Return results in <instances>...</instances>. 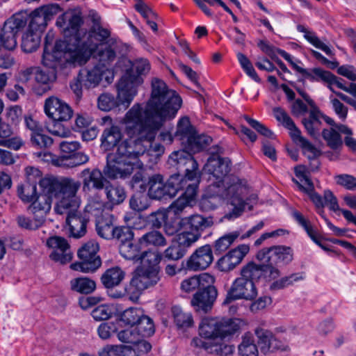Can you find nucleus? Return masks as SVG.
<instances>
[{"label":"nucleus","mask_w":356,"mask_h":356,"mask_svg":"<svg viewBox=\"0 0 356 356\" xmlns=\"http://www.w3.org/2000/svg\"><path fill=\"white\" fill-rule=\"evenodd\" d=\"M134 168V167L115 152L107 155L106 165L103 173L108 179H124L132 174Z\"/></svg>","instance_id":"16"},{"label":"nucleus","mask_w":356,"mask_h":356,"mask_svg":"<svg viewBox=\"0 0 356 356\" xmlns=\"http://www.w3.org/2000/svg\"><path fill=\"white\" fill-rule=\"evenodd\" d=\"M25 24L26 21L20 15H14L5 22L0 33V50H12L16 47V35Z\"/></svg>","instance_id":"15"},{"label":"nucleus","mask_w":356,"mask_h":356,"mask_svg":"<svg viewBox=\"0 0 356 356\" xmlns=\"http://www.w3.org/2000/svg\"><path fill=\"white\" fill-rule=\"evenodd\" d=\"M51 196L45 193L37 195L34 200L31 202L29 210L33 215H36L46 220V216L51 208L52 199Z\"/></svg>","instance_id":"30"},{"label":"nucleus","mask_w":356,"mask_h":356,"mask_svg":"<svg viewBox=\"0 0 356 356\" xmlns=\"http://www.w3.org/2000/svg\"><path fill=\"white\" fill-rule=\"evenodd\" d=\"M255 334L258 339L257 343L260 350L264 354L270 352L272 333L268 330L258 328L255 330Z\"/></svg>","instance_id":"63"},{"label":"nucleus","mask_w":356,"mask_h":356,"mask_svg":"<svg viewBox=\"0 0 356 356\" xmlns=\"http://www.w3.org/2000/svg\"><path fill=\"white\" fill-rule=\"evenodd\" d=\"M217 290L213 284L197 291L191 300V305L197 312L207 313L209 311L217 298Z\"/></svg>","instance_id":"23"},{"label":"nucleus","mask_w":356,"mask_h":356,"mask_svg":"<svg viewBox=\"0 0 356 356\" xmlns=\"http://www.w3.org/2000/svg\"><path fill=\"white\" fill-rule=\"evenodd\" d=\"M41 13L40 8H38L31 13L29 29L41 33L46 28L48 22Z\"/></svg>","instance_id":"55"},{"label":"nucleus","mask_w":356,"mask_h":356,"mask_svg":"<svg viewBox=\"0 0 356 356\" xmlns=\"http://www.w3.org/2000/svg\"><path fill=\"white\" fill-rule=\"evenodd\" d=\"M297 30L299 32L304 33L305 38L312 45L315 47L321 49L327 55H332V52L330 48L326 45L324 42H323L314 33L308 31L304 26L298 25Z\"/></svg>","instance_id":"51"},{"label":"nucleus","mask_w":356,"mask_h":356,"mask_svg":"<svg viewBox=\"0 0 356 356\" xmlns=\"http://www.w3.org/2000/svg\"><path fill=\"white\" fill-rule=\"evenodd\" d=\"M44 111L53 121H68L73 114L72 109L65 102L54 96L45 99Z\"/></svg>","instance_id":"18"},{"label":"nucleus","mask_w":356,"mask_h":356,"mask_svg":"<svg viewBox=\"0 0 356 356\" xmlns=\"http://www.w3.org/2000/svg\"><path fill=\"white\" fill-rule=\"evenodd\" d=\"M111 35V31L108 29L102 27L101 25L92 26L88 33H86L85 42L88 44H94L92 39L95 38L97 41L102 42L108 39Z\"/></svg>","instance_id":"53"},{"label":"nucleus","mask_w":356,"mask_h":356,"mask_svg":"<svg viewBox=\"0 0 356 356\" xmlns=\"http://www.w3.org/2000/svg\"><path fill=\"white\" fill-rule=\"evenodd\" d=\"M139 333V337H147L152 336L155 331L153 321L147 316L143 315L135 327Z\"/></svg>","instance_id":"62"},{"label":"nucleus","mask_w":356,"mask_h":356,"mask_svg":"<svg viewBox=\"0 0 356 356\" xmlns=\"http://www.w3.org/2000/svg\"><path fill=\"white\" fill-rule=\"evenodd\" d=\"M97 244L93 242L86 243L78 252V256L81 261L72 264L70 268L83 273L96 270L102 264L99 257L97 254Z\"/></svg>","instance_id":"13"},{"label":"nucleus","mask_w":356,"mask_h":356,"mask_svg":"<svg viewBox=\"0 0 356 356\" xmlns=\"http://www.w3.org/2000/svg\"><path fill=\"white\" fill-rule=\"evenodd\" d=\"M124 271L118 266L108 268L101 276V282L106 289L118 286L124 279Z\"/></svg>","instance_id":"32"},{"label":"nucleus","mask_w":356,"mask_h":356,"mask_svg":"<svg viewBox=\"0 0 356 356\" xmlns=\"http://www.w3.org/2000/svg\"><path fill=\"white\" fill-rule=\"evenodd\" d=\"M199 234H194L191 231H183L176 235L175 241L187 252V250L193 245L199 239Z\"/></svg>","instance_id":"49"},{"label":"nucleus","mask_w":356,"mask_h":356,"mask_svg":"<svg viewBox=\"0 0 356 356\" xmlns=\"http://www.w3.org/2000/svg\"><path fill=\"white\" fill-rule=\"evenodd\" d=\"M135 352L127 346H111L102 348L99 352V356H127L128 354L131 355Z\"/></svg>","instance_id":"59"},{"label":"nucleus","mask_w":356,"mask_h":356,"mask_svg":"<svg viewBox=\"0 0 356 356\" xmlns=\"http://www.w3.org/2000/svg\"><path fill=\"white\" fill-rule=\"evenodd\" d=\"M187 180L179 174H174L166 182L160 174L149 176L147 180V195L152 200L172 198L184 188Z\"/></svg>","instance_id":"8"},{"label":"nucleus","mask_w":356,"mask_h":356,"mask_svg":"<svg viewBox=\"0 0 356 356\" xmlns=\"http://www.w3.org/2000/svg\"><path fill=\"white\" fill-rule=\"evenodd\" d=\"M229 164V159L213 155L204 166V171L210 175L209 180L213 179L208 186L210 195L219 196L234 207L232 211L225 215L227 219L241 215L247 204L244 198L248 191L245 182L237 177L229 178L224 184L223 179L230 170Z\"/></svg>","instance_id":"2"},{"label":"nucleus","mask_w":356,"mask_h":356,"mask_svg":"<svg viewBox=\"0 0 356 356\" xmlns=\"http://www.w3.org/2000/svg\"><path fill=\"white\" fill-rule=\"evenodd\" d=\"M103 189H104L108 203L111 205L120 204L126 198V193L124 188L119 185L108 183Z\"/></svg>","instance_id":"35"},{"label":"nucleus","mask_w":356,"mask_h":356,"mask_svg":"<svg viewBox=\"0 0 356 356\" xmlns=\"http://www.w3.org/2000/svg\"><path fill=\"white\" fill-rule=\"evenodd\" d=\"M56 24L66 38L64 41L67 46L72 47L74 54L82 53L85 56H88L91 54L94 47L85 42L86 30L81 28L83 19L80 10H67L57 18Z\"/></svg>","instance_id":"6"},{"label":"nucleus","mask_w":356,"mask_h":356,"mask_svg":"<svg viewBox=\"0 0 356 356\" xmlns=\"http://www.w3.org/2000/svg\"><path fill=\"white\" fill-rule=\"evenodd\" d=\"M292 216L296 221L305 229L311 239L318 245L321 246L320 237L310 225L309 221L298 211H293Z\"/></svg>","instance_id":"52"},{"label":"nucleus","mask_w":356,"mask_h":356,"mask_svg":"<svg viewBox=\"0 0 356 356\" xmlns=\"http://www.w3.org/2000/svg\"><path fill=\"white\" fill-rule=\"evenodd\" d=\"M122 124L128 138L119 144L115 153L133 167L142 168V159L161 127L143 120L138 105H134L127 112Z\"/></svg>","instance_id":"1"},{"label":"nucleus","mask_w":356,"mask_h":356,"mask_svg":"<svg viewBox=\"0 0 356 356\" xmlns=\"http://www.w3.org/2000/svg\"><path fill=\"white\" fill-rule=\"evenodd\" d=\"M280 275V270L275 266H267L266 263L258 264L248 262L241 270V277L254 284L261 280L270 282Z\"/></svg>","instance_id":"12"},{"label":"nucleus","mask_w":356,"mask_h":356,"mask_svg":"<svg viewBox=\"0 0 356 356\" xmlns=\"http://www.w3.org/2000/svg\"><path fill=\"white\" fill-rule=\"evenodd\" d=\"M213 260V252L210 245L198 248L188 259L186 267L194 271L202 270L208 268Z\"/></svg>","instance_id":"20"},{"label":"nucleus","mask_w":356,"mask_h":356,"mask_svg":"<svg viewBox=\"0 0 356 356\" xmlns=\"http://www.w3.org/2000/svg\"><path fill=\"white\" fill-rule=\"evenodd\" d=\"M319 116L320 112L316 106L311 108L309 117L302 119V124L307 131L313 137H316L318 135L320 124Z\"/></svg>","instance_id":"41"},{"label":"nucleus","mask_w":356,"mask_h":356,"mask_svg":"<svg viewBox=\"0 0 356 356\" xmlns=\"http://www.w3.org/2000/svg\"><path fill=\"white\" fill-rule=\"evenodd\" d=\"M168 163L180 171H184V176H181L187 180V184H199L201 172L198 169L197 161L191 153L185 150L174 152L169 156Z\"/></svg>","instance_id":"10"},{"label":"nucleus","mask_w":356,"mask_h":356,"mask_svg":"<svg viewBox=\"0 0 356 356\" xmlns=\"http://www.w3.org/2000/svg\"><path fill=\"white\" fill-rule=\"evenodd\" d=\"M294 69L301 74L305 79H307L312 81H318L320 80L325 81V79H328L327 71L323 70L321 68H313L311 70L305 69L298 65H294Z\"/></svg>","instance_id":"47"},{"label":"nucleus","mask_w":356,"mask_h":356,"mask_svg":"<svg viewBox=\"0 0 356 356\" xmlns=\"http://www.w3.org/2000/svg\"><path fill=\"white\" fill-rule=\"evenodd\" d=\"M43 193L58 199L54 207L57 214L63 215L68 210H76L81 203L77 192L80 183L70 177L49 176L39 181Z\"/></svg>","instance_id":"5"},{"label":"nucleus","mask_w":356,"mask_h":356,"mask_svg":"<svg viewBox=\"0 0 356 356\" xmlns=\"http://www.w3.org/2000/svg\"><path fill=\"white\" fill-rule=\"evenodd\" d=\"M195 131L196 130L191 124L189 118L188 117H183L178 121L175 136L181 141L183 144H185L187 140L192 138Z\"/></svg>","instance_id":"36"},{"label":"nucleus","mask_w":356,"mask_h":356,"mask_svg":"<svg viewBox=\"0 0 356 356\" xmlns=\"http://www.w3.org/2000/svg\"><path fill=\"white\" fill-rule=\"evenodd\" d=\"M175 322L181 328H188L193 325L192 314L183 312L179 307H175L172 309Z\"/></svg>","instance_id":"56"},{"label":"nucleus","mask_w":356,"mask_h":356,"mask_svg":"<svg viewBox=\"0 0 356 356\" xmlns=\"http://www.w3.org/2000/svg\"><path fill=\"white\" fill-rule=\"evenodd\" d=\"M296 184L298 185V186L301 191H302L309 195L310 200L313 202L316 208L318 209V213L321 215H322V213H323V208L324 207V200L323 198L320 195H318L314 191V185L312 184L309 185V186H305L304 185L300 184L297 181H296Z\"/></svg>","instance_id":"60"},{"label":"nucleus","mask_w":356,"mask_h":356,"mask_svg":"<svg viewBox=\"0 0 356 356\" xmlns=\"http://www.w3.org/2000/svg\"><path fill=\"white\" fill-rule=\"evenodd\" d=\"M122 134L118 126L112 125L106 128L102 135V145L106 149L115 147L122 139Z\"/></svg>","instance_id":"33"},{"label":"nucleus","mask_w":356,"mask_h":356,"mask_svg":"<svg viewBox=\"0 0 356 356\" xmlns=\"http://www.w3.org/2000/svg\"><path fill=\"white\" fill-rule=\"evenodd\" d=\"M293 250L290 247L284 245L264 248L258 251L256 258L259 261L266 263L267 266L285 265L293 260Z\"/></svg>","instance_id":"14"},{"label":"nucleus","mask_w":356,"mask_h":356,"mask_svg":"<svg viewBox=\"0 0 356 356\" xmlns=\"http://www.w3.org/2000/svg\"><path fill=\"white\" fill-rule=\"evenodd\" d=\"M182 223H184L185 227L194 234H199L200 238L204 230L213 225V220L211 216L204 217L199 214H195L183 218Z\"/></svg>","instance_id":"28"},{"label":"nucleus","mask_w":356,"mask_h":356,"mask_svg":"<svg viewBox=\"0 0 356 356\" xmlns=\"http://www.w3.org/2000/svg\"><path fill=\"white\" fill-rule=\"evenodd\" d=\"M120 253L126 259L133 260L134 262L139 261L140 248L138 243H134L133 240L126 243H120Z\"/></svg>","instance_id":"42"},{"label":"nucleus","mask_w":356,"mask_h":356,"mask_svg":"<svg viewBox=\"0 0 356 356\" xmlns=\"http://www.w3.org/2000/svg\"><path fill=\"white\" fill-rule=\"evenodd\" d=\"M89 161L88 155L83 152H75L69 155H62L57 159L59 167L72 168L86 163Z\"/></svg>","instance_id":"34"},{"label":"nucleus","mask_w":356,"mask_h":356,"mask_svg":"<svg viewBox=\"0 0 356 356\" xmlns=\"http://www.w3.org/2000/svg\"><path fill=\"white\" fill-rule=\"evenodd\" d=\"M138 243L144 246H154L156 248L164 247L167 245V240L159 231L153 230L143 234L139 239Z\"/></svg>","instance_id":"37"},{"label":"nucleus","mask_w":356,"mask_h":356,"mask_svg":"<svg viewBox=\"0 0 356 356\" xmlns=\"http://www.w3.org/2000/svg\"><path fill=\"white\" fill-rule=\"evenodd\" d=\"M40 44V33L37 31H32L28 28V30L22 37V50L26 53H32L39 47Z\"/></svg>","instance_id":"39"},{"label":"nucleus","mask_w":356,"mask_h":356,"mask_svg":"<svg viewBox=\"0 0 356 356\" xmlns=\"http://www.w3.org/2000/svg\"><path fill=\"white\" fill-rule=\"evenodd\" d=\"M104 208L105 203L97 192L88 199V203L85 207V212L98 219L106 216L103 214Z\"/></svg>","instance_id":"38"},{"label":"nucleus","mask_w":356,"mask_h":356,"mask_svg":"<svg viewBox=\"0 0 356 356\" xmlns=\"http://www.w3.org/2000/svg\"><path fill=\"white\" fill-rule=\"evenodd\" d=\"M239 233L232 232L219 238L214 243V250L216 253L220 254L226 251L234 241L238 237Z\"/></svg>","instance_id":"58"},{"label":"nucleus","mask_w":356,"mask_h":356,"mask_svg":"<svg viewBox=\"0 0 356 356\" xmlns=\"http://www.w3.org/2000/svg\"><path fill=\"white\" fill-rule=\"evenodd\" d=\"M198 184L197 183H188L186 184L184 188L181 191H184L182 195L175 201H174L170 207V209L175 215H179L183 211L188 207L190 206L191 201H193L197 194Z\"/></svg>","instance_id":"25"},{"label":"nucleus","mask_w":356,"mask_h":356,"mask_svg":"<svg viewBox=\"0 0 356 356\" xmlns=\"http://www.w3.org/2000/svg\"><path fill=\"white\" fill-rule=\"evenodd\" d=\"M335 128L324 129L322 131V136L326 141L327 145L334 150H338L342 147V139L337 126Z\"/></svg>","instance_id":"45"},{"label":"nucleus","mask_w":356,"mask_h":356,"mask_svg":"<svg viewBox=\"0 0 356 356\" xmlns=\"http://www.w3.org/2000/svg\"><path fill=\"white\" fill-rule=\"evenodd\" d=\"M159 280V277L153 276L138 269L129 283L125 286L124 293L115 292L110 293V296L114 298H119L126 295L129 300L134 302L137 301L144 290L155 285Z\"/></svg>","instance_id":"9"},{"label":"nucleus","mask_w":356,"mask_h":356,"mask_svg":"<svg viewBox=\"0 0 356 356\" xmlns=\"http://www.w3.org/2000/svg\"><path fill=\"white\" fill-rule=\"evenodd\" d=\"M71 289L81 293H92L96 287L95 281L87 277H78L70 281Z\"/></svg>","instance_id":"46"},{"label":"nucleus","mask_w":356,"mask_h":356,"mask_svg":"<svg viewBox=\"0 0 356 356\" xmlns=\"http://www.w3.org/2000/svg\"><path fill=\"white\" fill-rule=\"evenodd\" d=\"M249 250V246L245 244L240 245L237 248L231 250L218 259L217 262L218 268L222 272L232 270L242 261Z\"/></svg>","instance_id":"21"},{"label":"nucleus","mask_w":356,"mask_h":356,"mask_svg":"<svg viewBox=\"0 0 356 356\" xmlns=\"http://www.w3.org/2000/svg\"><path fill=\"white\" fill-rule=\"evenodd\" d=\"M46 245L49 248L53 250L49 256L53 261L63 264L71 261L72 255L70 245L63 237L51 236L47 240Z\"/></svg>","instance_id":"19"},{"label":"nucleus","mask_w":356,"mask_h":356,"mask_svg":"<svg viewBox=\"0 0 356 356\" xmlns=\"http://www.w3.org/2000/svg\"><path fill=\"white\" fill-rule=\"evenodd\" d=\"M305 279L303 273H293L289 276L282 277L273 282L270 286L271 290H279L284 289L286 286L292 285L294 282L302 280Z\"/></svg>","instance_id":"57"},{"label":"nucleus","mask_w":356,"mask_h":356,"mask_svg":"<svg viewBox=\"0 0 356 356\" xmlns=\"http://www.w3.org/2000/svg\"><path fill=\"white\" fill-rule=\"evenodd\" d=\"M17 225L26 230L35 231L42 227L45 222L43 220L36 215H33V218L26 216L24 215H19L16 218Z\"/></svg>","instance_id":"44"},{"label":"nucleus","mask_w":356,"mask_h":356,"mask_svg":"<svg viewBox=\"0 0 356 356\" xmlns=\"http://www.w3.org/2000/svg\"><path fill=\"white\" fill-rule=\"evenodd\" d=\"M17 195L25 203L31 202L37 195V187L34 184H24L17 186Z\"/></svg>","instance_id":"61"},{"label":"nucleus","mask_w":356,"mask_h":356,"mask_svg":"<svg viewBox=\"0 0 356 356\" xmlns=\"http://www.w3.org/2000/svg\"><path fill=\"white\" fill-rule=\"evenodd\" d=\"M258 292L256 284L251 281L246 280L242 277L236 278L227 291L224 303L232 300L244 299L252 300L257 296Z\"/></svg>","instance_id":"17"},{"label":"nucleus","mask_w":356,"mask_h":356,"mask_svg":"<svg viewBox=\"0 0 356 356\" xmlns=\"http://www.w3.org/2000/svg\"><path fill=\"white\" fill-rule=\"evenodd\" d=\"M150 70V64L145 58H137L132 64L131 72L124 75L118 83L120 101L129 106L138 92V87L143 83V75Z\"/></svg>","instance_id":"7"},{"label":"nucleus","mask_w":356,"mask_h":356,"mask_svg":"<svg viewBox=\"0 0 356 356\" xmlns=\"http://www.w3.org/2000/svg\"><path fill=\"white\" fill-rule=\"evenodd\" d=\"M238 352L241 356H258V347L250 335H245L238 346Z\"/></svg>","instance_id":"54"},{"label":"nucleus","mask_w":356,"mask_h":356,"mask_svg":"<svg viewBox=\"0 0 356 356\" xmlns=\"http://www.w3.org/2000/svg\"><path fill=\"white\" fill-rule=\"evenodd\" d=\"M104 71L105 70L100 66L83 69L79 74L80 81L85 88H94L101 82Z\"/></svg>","instance_id":"31"},{"label":"nucleus","mask_w":356,"mask_h":356,"mask_svg":"<svg viewBox=\"0 0 356 356\" xmlns=\"http://www.w3.org/2000/svg\"><path fill=\"white\" fill-rule=\"evenodd\" d=\"M94 49L88 56H85L82 53H76L74 60L79 63H85L92 55L97 58L102 67L104 69L107 65L114 61L116 57L115 51L110 46L104 44H92Z\"/></svg>","instance_id":"22"},{"label":"nucleus","mask_w":356,"mask_h":356,"mask_svg":"<svg viewBox=\"0 0 356 356\" xmlns=\"http://www.w3.org/2000/svg\"><path fill=\"white\" fill-rule=\"evenodd\" d=\"M191 140L185 143L186 148L192 153L198 152L206 148L211 142V138L207 135H198L197 131L193 136Z\"/></svg>","instance_id":"43"},{"label":"nucleus","mask_w":356,"mask_h":356,"mask_svg":"<svg viewBox=\"0 0 356 356\" xmlns=\"http://www.w3.org/2000/svg\"><path fill=\"white\" fill-rule=\"evenodd\" d=\"M67 52H72L74 58V51L72 47L67 46L65 41H56L54 47L51 49L49 45L45 44L42 56V63L44 67L56 72L58 69H61L63 64L67 60L65 57Z\"/></svg>","instance_id":"11"},{"label":"nucleus","mask_w":356,"mask_h":356,"mask_svg":"<svg viewBox=\"0 0 356 356\" xmlns=\"http://www.w3.org/2000/svg\"><path fill=\"white\" fill-rule=\"evenodd\" d=\"M123 105L124 108H127L128 106H125L124 104L120 101L118 95L117 96V99L111 94L109 93H104L102 94L97 99V106L98 108L104 111H109L114 108Z\"/></svg>","instance_id":"50"},{"label":"nucleus","mask_w":356,"mask_h":356,"mask_svg":"<svg viewBox=\"0 0 356 356\" xmlns=\"http://www.w3.org/2000/svg\"><path fill=\"white\" fill-rule=\"evenodd\" d=\"M144 315L143 311L140 308L130 307L124 310L120 315L118 323H123L125 325L133 327L137 325L141 317Z\"/></svg>","instance_id":"48"},{"label":"nucleus","mask_w":356,"mask_h":356,"mask_svg":"<svg viewBox=\"0 0 356 356\" xmlns=\"http://www.w3.org/2000/svg\"><path fill=\"white\" fill-rule=\"evenodd\" d=\"M241 321L238 318L204 317L199 325V335L191 341L194 348L220 356H229L234 350L232 345L224 340L238 332Z\"/></svg>","instance_id":"3"},{"label":"nucleus","mask_w":356,"mask_h":356,"mask_svg":"<svg viewBox=\"0 0 356 356\" xmlns=\"http://www.w3.org/2000/svg\"><path fill=\"white\" fill-rule=\"evenodd\" d=\"M22 109L19 106H10L5 113L6 122L11 126H17L22 120Z\"/></svg>","instance_id":"64"},{"label":"nucleus","mask_w":356,"mask_h":356,"mask_svg":"<svg viewBox=\"0 0 356 356\" xmlns=\"http://www.w3.org/2000/svg\"><path fill=\"white\" fill-rule=\"evenodd\" d=\"M142 111L143 119L161 127L166 120L175 117L181 105V99L175 90L168 88L161 79L154 77L151 81V95Z\"/></svg>","instance_id":"4"},{"label":"nucleus","mask_w":356,"mask_h":356,"mask_svg":"<svg viewBox=\"0 0 356 356\" xmlns=\"http://www.w3.org/2000/svg\"><path fill=\"white\" fill-rule=\"evenodd\" d=\"M215 278L209 273H202L184 280L181 283V289L186 293H191L202 288L208 287L213 284Z\"/></svg>","instance_id":"27"},{"label":"nucleus","mask_w":356,"mask_h":356,"mask_svg":"<svg viewBox=\"0 0 356 356\" xmlns=\"http://www.w3.org/2000/svg\"><path fill=\"white\" fill-rule=\"evenodd\" d=\"M96 229L98 235L105 239H111L113 236V227L112 218L108 214L96 219Z\"/></svg>","instance_id":"40"},{"label":"nucleus","mask_w":356,"mask_h":356,"mask_svg":"<svg viewBox=\"0 0 356 356\" xmlns=\"http://www.w3.org/2000/svg\"><path fill=\"white\" fill-rule=\"evenodd\" d=\"M82 179L83 192L89 193L92 190L99 191L104 188L105 178L97 168H86L80 173Z\"/></svg>","instance_id":"24"},{"label":"nucleus","mask_w":356,"mask_h":356,"mask_svg":"<svg viewBox=\"0 0 356 356\" xmlns=\"http://www.w3.org/2000/svg\"><path fill=\"white\" fill-rule=\"evenodd\" d=\"M161 259L162 255L158 251L149 250L143 252L139 257V261L141 264L140 270L153 276L159 277V264Z\"/></svg>","instance_id":"26"},{"label":"nucleus","mask_w":356,"mask_h":356,"mask_svg":"<svg viewBox=\"0 0 356 356\" xmlns=\"http://www.w3.org/2000/svg\"><path fill=\"white\" fill-rule=\"evenodd\" d=\"M66 222L70 227L71 235L74 238H80L86 232L88 219L76 212V210H68Z\"/></svg>","instance_id":"29"}]
</instances>
